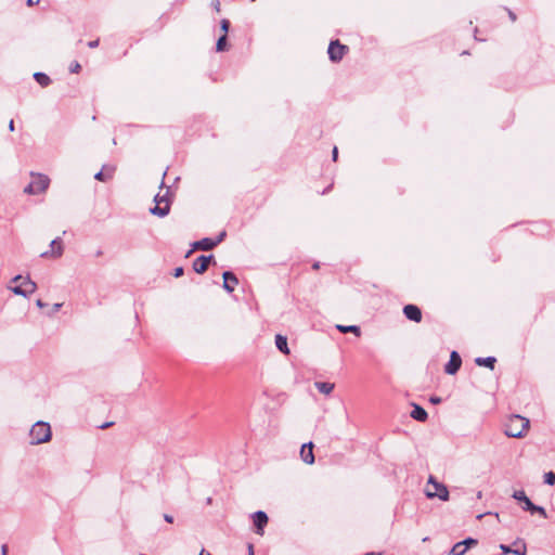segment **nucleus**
I'll return each mask as SVG.
<instances>
[{
    "mask_svg": "<svg viewBox=\"0 0 555 555\" xmlns=\"http://www.w3.org/2000/svg\"><path fill=\"white\" fill-rule=\"evenodd\" d=\"M529 420L514 414L505 423L504 434L511 438H521L529 428Z\"/></svg>",
    "mask_w": 555,
    "mask_h": 555,
    "instance_id": "f257e3e1",
    "label": "nucleus"
},
{
    "mask_svg": "<svg viewBox=\"0 0 555 555\" xmlns=\"http://www.w3.org/2000/svg\"><path fill=\"white\" fill-rule=\"evenodd\" d=\"M154 202L155 206L150 208V212L159 218L166 217L171 207L170 189L167 188L164 194L157 193L154 196Z\"/></svg>",
    "mask_w": 555,
    "mask_h": 555,
    "instance_id": "f03ea898",
    "label": "nucleus"
},
{
    "mask_svg": "<svg viewBox=\"0 0 555 555\" xmlns=\"http://www.w3.org/2000/svg\"><path fill=\"white\" fill-rule=\"evenodd\" d=\"M29 436L31 444L48 442L51 439V427L48 423L39 421L33 425Z\"/></svg>",
    "mask_w": 555,
    "mask_h": 555,
    "instance_id": "7ed1b4c3",
    "label": "nucleus"
},
{
    "mask_svg": "<svg viewBox=\"0 0 555 555\" xmlns=\"http://www.w3.org/2000/svg\"><path fill=\"white\" fill-rule=\"evenodd\" d=\"M512 496L522 504L521 508L524 511L531 514H539L541 517L547 518L545 508L543 506L533 504L524 490L515 491Z\"/></svg>",
    "mask_w": 555,
    "mask_h": 555,
    "instance_id": "20e7f679",
    "label": "nucleus"
},
{
    "mask_svg": "<svg viewBox=\"0 0 555 555\" xmlns=\"http://www.w3.org/2000/svg\"><path fill=\"white\" fill-rule=\"evenodd\" d=\"M31 177H33V179L29 182V184H27L24 188V193L30 194V195L43 193L50 184V179L48 178V176L42 175V173H37V175H31Z\"/></svg>",
    "mask_w": 555,
    "mask_h": 555,
    "instance_id": "39448f33",
    "label": "nucleus"
},
{
    "mask_svg": "<svg viewBox=\"0 0 555 555\" xmlns=\"http://www.w3.org/2000/svg\"><path fill=\"white\" fill-rule=\"evenodd\" d=\"M21 280H22V283L20 285L10 286V289L15 295H20V296L27 298V297H29L30 294H33L36 291L37 285L35 282H33L30 280L29 276L23 279L22 275L14 276L11 282L16 283Z\"/></svg>",
    "mask_w": 555,
    "mask_h": 555,
    "instance_id": "423d86ee",
    "label": "nucleus"
},
{
    "mask_svg": "<svg viewBox=\"0 0 555 555\" xmlns=\"http://www.w3.org/2000/svg\"><path fill=\"white\" fill-rule=\"evenodd\" d=\"M347 51L348 47L341 44L338 40L331 41L327 49L328 57L332 62L341 61Z\"/></svg>",
    "mask_w": 555,
    "mask_h": 555,
    "instance_id": "0eeeda50",
    "label": "nucleus"
},
{
    "mask_svg": "<svg viewBox=\"0 0 555 555\" xmlns=\"http://www.w3.org/2000/svg\"><path fill=\"white\" fill-rule=\"evenodd\" d=\"M428 483L434 486L435 492L427 491L426 492L427 498L433 499V498L437 496L442 501L449 500V491L444 485L436 481V479L433 476L429 477Z\"/></svg>",
    "mask_w": 555,
    "mask_h": 555,
    "instance_id": "6e6552de",
    "label": "nucleus"
},
{
    "mask_svg": "<svg viewBox=\"0 0 555 555\" xmlns=\"http://www.w3.org/2000/svg\"><path fill=\"white\" fill-rule=\"evenodd\" d=\"M211 261H214V255H201L193 261V270L198 274H203L206 272Z\"/></svg>",
    "mask_w": 555,
    "mask_h": 555,
    "instance_id": "1a4fd4ad",
    "label": "nucleus"
},
{
    "mask_svg": "<svg viewBox=\"0 0 555 555\" xmlns=\"http://www.w3.org/2000/svg\"><path fill=\"white\" fill-rule=\"evenodd\" d=\"M462 365V359L457 351H452L449 362L444 365V372L449 375L457 373Z\"/></svg>",
    "mask_w": 555,
    "mask_h": 555,
    "instance_id": "9d476101",
    "label": "nucleus"
},
{
    "mask_svg": "<svg viewBox=\"0 0 555 555\" xmlns=\"http://www.w3.org/2000/svg\"><path fill=\"white\" fill-rule=\"evenodd\" d=\"M251 518L255 526V532L262 534L269 520L268 515L263 511H257L251 515Z\"/></svg>",
    "mask_w": 555,
    "mask_h": 555,
    "instance_id": "9b49d317",
    "label": "nucleus"
},
{
    "mask_svg": "<svg viewBox=\"0 0 555 555\" xmlns=\"http://www.w3.org/2000/svg\"><path fill=\"white\" fill-rule=\"evenodd\" d=\"M51 250L44 251L40 256L43 258H60L63 255V242L61 237L52 240L50 243Z\"/></svg>",
    "mask_w": 555,
    "mask_h": 555,
    "instance_id": "f8f14e48",
    "label": "nucleus"
},
{
    "mask_svg": "<svg viewBox=\"0 0 555 555\" xmlns=\"http://www.w3.org/2000/svg\"><path fill=\"white\" fill-rule=\"evenodd\" d=\"M403 314L410 321H413V322H416V323L422 321V311L415 305H412V304L405 305L403 307Z\"/></svg>",
    "mask_w": 555,
    "mask_h": 555,
    "instance_id": "ddd939ff",
    "label": "nucleus"
},
{
    "mask_svg": "<svg viewBox=\"0 0 555 555\" xmlns=\"http://www.w3.org/2000/svg\"><path fill=\"white\" fill-rule=\"evenodd\" d=\"M223 278V289L228 293H232L235 288V286L238 284V279L232 271H224L222 273Z\"/></svg>",
    "mask_w": 555,
    "mask_h": 555,
    "instance_id": "4468645a",
    "label": "nucleus"
},
{
    "mask_svg": "<svg viewBox=\"0 0 555 555\" xmlns=\"http://www.w3.org/2000/svg\"><path fill=\"white\" fill-rule=\"evenodd\" d=\"M300 457L306 464L314 463L313 443L311 441L301 446Z\"/></svg>",
    "mask_w": 555,
    "mask_h": 555,
    "instance_id": "2eb2a0df",
    "label": "nucleus"
},
{
    "mask_svg": "<svg viewBox=\"0 0 555 555\" xmlns=\"http://www.w3.org/2000/svg\"><path fill=\"white\" fill-rule=\"evenodd\" d=\"M192 249L186 254L189 256L194 249L198 250H211L215 248V243H212V238L204 237L199 241H196L192 244Z\"/></svg>",
    "mask_w": 555,
    "mask_h": 555,
    "instance_id": "dca6fc26",
    "label": "nucleus"
},
{
    "mask_svg": "<svg viewBox=\"0 0 555 555\" xmlns=\"http://www.w3.org/2000/svg\"><path fill=\"white\" fill-rule=\"evenodd\" d=\"M413 410L411 411V417L418 422H425L428 418V414L424 408L421 405L413 403Z\"/></svg>",
    "mask_w": 555,
    "mask_h": 555,
    "instance_id": "f3484780",
    "label": "nucleus"
},
{
    "mask_svg": "<svg viewBox=\"0 0 555 555\" xmlns=\"http://www.w3.org/2000/svg\"><path fill=\"white\" fill-rule=\"evenodd\" d=\"M275 346L279 351H281L283 354H289V348L287 345V337L282 334L275 335Z\"/></svg>",
    "mask_w": 555,
    "mask_h": 555,
    "instance_id": "a211bd4d",
    "label": "nucleus"
},
{
    "mask_svg": "<svg viewBox=\"0 0 555 555\" xmlns=\"http://www.w3.org/2000/svg\"><path fill=\"white\" fill-rule=\"evenodd\" d=\"M475 363L478 366H486V367H489L490 370H493L494 365L496 363V359L494 357H486V358L478 357L475 359Z\"/></svg>",
    "mask_w": 555,
    "mask_h": 555,
    "instance_id": "6ab92c4d",
    "label": "nucleus"
},
{
    "mask_svg": "<svg viewBox=\"0 0 555 555\" xmlns=\"http://www.w3.org/2000/svg\"><path fill=\"white\" fill-rule=\"evenodd\" d=\"M336 328H337L338 332L344 333V334H346V333H353L356 336H360L361 335V328L358 325H341V324H337Z\"/></svg>",
    "mask_w": 555,
    "mask_h": 555,
    "instance_id": "aec40b11",
    "label": "nucleus"
},
{
    "mask_svg": "<svg viewBox=\"0 0 555 555\" xmlns=\"http://www.w3.org/2000/svg\"><path fill=\"white\" fill-rule=\"evenodd\" d=\"M314 386L321 393L324 395H330L334 389V384L328 382H315Z\"/></svg>",
    "mask_w": 555,
    "mask_h": 555,
    "instance_id": "412c9836",
    "label": "nucleus"
},
{
    "mask_svg": "<svg viewBox=\"0 0 555 555\" xmlns=\"http://www.w3.org/2000/svg\"><path fill=\"white\" fill-rule=\"evenodd\" d=\"M34 79L41 86V87H48L51 83L50 77L42 73L37 72L34 74Z\"/></svg>",
    "mask_w": 555,
    "mask_h": 555,
    "instance_id": "4be33fe9",
    "label": "nucleus"
},
{
    "mask_svg": "<svg viewBox=\"0 0 555 555\" xmlns=\"http://www.w3.org/2000/svg\"><path fill=\"white\" fill-rule=\"evenodd\" d=\"M105 168L106 167L104 166L102 170H100L99 172H96L94 175V179L95 180L106 181V180H108V179H111L113 177L114 168H111L108 171H104Z\"/></svg>",
    "mask_w": 555,
    "mask_h": 555,
    "instance_id": "5701e85b",
    "label": "nucleus"
},
{
    "mask_svg": "<svg viewBox=\"0 0 555 555\" xmlns=\"http://www.w3.org/2000/svg\"><path fill=\"white\" fill-rule=\"evenodd\" d=\"M465 553L466 547H464L462 542L460 541L452 546L448 555H464Z\"/></svg>",
    "mask_w": 555,
    "mask_h": 555,
    "instance_id": "b1692460",
    "label": "nucleus"
},
{
    "mask_svg": "<svg viewBox=\"0 0 555 555\" xmlns=\"http://www.w3.org/2000/svg\"><path fill=\"white\" fill-rule=\"evenodd\" d=\"M227 47V35H222L219 37L216 43V50L218 52L224 51Z\"/></svg>",
    "mask_w": 555,
    "mask_h": 555,
    "instance_id": "393cba45",
    "label": "nucleus"
},
{
    "mask_svg": "<svg viewBox=\"0 0 555 555\" xmlns=\"http://www.w3.org/2000/svg\"><path fill=\"white\" fill-rule=\"evenodd\" d=\"M463 546L466 547V551L472 547V546H475L478 544V541L474 538H466L464 539L463 541H461Z\"/></svg>",
    "mask_w": 555,
    "mask_h": 555,
    "instance_id": "a878e982",
    "label": "nucleus"
},
{
    "mask_svg": "<svg viewBox=\"0 0 555 555\" xmlns=\"http://www.w3.org/2000/svg\"><path fill=\"white\" fill-rule=\"evenodd\" d=\"M544 482L550 486L555 485V473H553V472L545 473L544 474Z\"/></svg>",
    "mask_w": 555,
    "mask_h": 555,
    "instance_id": "bb28decb",
    "label": "nucleus"
},
{
    "mask_svg": "<svg viewBox=\"0 0 555 555\" xmlns=\"http://www.w3.org/2000/svg\"><path fill=\"white\" fill-rule=\"evenodd\" d=\"M512 553L515 554V555H526L527 553V546L526 544L522 542L519 546H517L516 548H512Z\"/></svg>",
    "mask_w": 555,
    "mask_h": 555,
    "instance_id": "cd10ccee",
    "label": "nucleus"
},
{
    "mask_svg": "<svg viewBox=\"0 0 555 555\" xmlns=\"http://www.w3.org/2000/svg\"><path fill=\"white\" fill-rule=\"evenodd\" d=\"M220 27H221V30L223 31V35H227L229 31V28H230V22L228 20L223 18L220 22Z\"/></svg>",
    "mask_w": 555,
    "mask_h": 555,
    "instance_id": "c85d7f7f",
    "label": "nucleus"
},
{
    "mask_svg": "<svg viewBox=\"0 0 555 555\" xmlns=\"http://www.w3.org/2000/svg\"><path fill=\"white\" fill-rule=\"evenodd\" d=\"M81 66L78 62H74L70 67H69V70L70 73H79Z\"/></svg>",
    "mask_w": 555,
    "mask_h": 555,
    "instance_id": "c756f323",
    "label": "nucleus"
},
{
    "mask_svg": "<svg viewBox=\"0 0 555 555\" xmlns=\"http://www.w3.org/2000/svg\"><path fill=\"white\" fill-rule=\"evenodd\" d=\"M225 236V232H221L216 238H212V243H215V247L223 241Z\"/></svg>",
    "mask_w": 555,
    "mask_h": 555,
    "instance_id": "7c9ffc66",
    "label": "nucleus"
},
{
    "mask_svg": "<svg viewBox=\"0 0 555 555\" xmlns=\"http://www.w3.org/2000/svg\"><path fill=\"white\" fill-rule=\"evenodd\" d=\"M183 273H184V270H183V268H182V267H178V268H176V269L173 270V276H175V278H180V276H182V275H183Z\"/></svg>",
    "mask_w": 555,
    "mask_h": 555,
    "instance_id": "2f4dec72",
    "label": "nucleus"
},
{
    "mask_svg": "<svg viewBox=\"0 0 555 555\" xmlns=\"http://www.w3.org/2000/svg\"><path fill=\"white\" fill-rule=\"evenodd\" d=\"M100 43V40L99 39H95V40H91L88 42V47L91 48V49H94L99 46Z\"/></svg>",
    "mask_w": 555,
    "mask_h": 555,
    "instance_id": "473e14b6",
    "label": "nucleus"
},
{
    "mask_svg": "<svg viewBox=\"0 0 555 555\" xmlns=\"http://www.w3.org/2000/svg\"><path fill=\"white\" fill-rule=\"evenodd\" d=\"M61 307H62V304H60V302L54 304L52 307V312L50 314L56 313L61 309Z\"/></svg>",
    "mask_w": 555,
    "mask_h": 555,
    "instance_id": "72a5a7b5",
    "label": "nucleus"
},
{
    "mask_svg": "<svg viewBox=\"0 0 555 555\" xmlns=\"http://www.w3.org/2000/svg\"><path fill=\"white\" fill-rule=\"evenodd\" d=\"M501 550L503 551L504 554H509L512 553V547L511 546H507V545H504V544H501Z\"/></svg>",
    "mask_w": 555,
    "mask_h": 555,
    "instance_id": "f704fd0d",
    "label": "nucleus"
},
{
    "mask_svg": "<svg viewBox=\"0 0 555 555\" xmlns=\"http://www.w3.org/2000/svg\"><path fill=\"white\" fill-rule=\"evenodd\" d=\"M338 157V149L336 146H334L333 151H332V158L333 160H336Z\"/></svg>",
    "mask_w": 555,
    "mask_h": 555,
    "instance_id": "c9c22d12",
    "label": "nucleus"
},
{
    "mask_svg": "<svg viewBox=\"0 0 555 555\" xmlns=\"http://www.w3.org/2000/svg\"><path fill=\"white\" fill-rule=\"evenodd\" d=\"M164 519H165V521H167L169 524L173 522V517L169 514H164Z\"/></svg>",
    "mask_w": 555,
    "mask_h": 555,
    "instance_id": "e433bc0d",
    "label": "nucleus"
},
{
    "mask_svg": "<svg viewBox=\"0 0 555 555\" xmlns=\"http://www.w3.org/2000/svg\"><path fill=\"white\" fill-rule=\"evenodd\" d=\"M429 401L434 404H439L441 402V398L439 397H431Z\"/></svg>",
    "mask_w": 555,
    "mask_h": 555,
    "instance_id": "4c0bfd02",
    "label": "nucleus"
},
{
    "mask_svg": "<svg viewBox=\"0 0 555 555\" xmlns=\"http://www.w3.org/2000/svg\"><path fill=\"white\" fill-rule=\"evenodd\" d=\"M507 13H508V16L511 18L512 22H515L516 21V14L511 11L509 9H507Z\"/></svg>",
    "mask_w": 555,
    "mask_h": 555,
    "instance_id": "58836bf2",
    "label": "nucleus"
},
{
    "mask_svg": "<svg viewBox=\"0 0 555 555\" xmlns=\"http://www.w3.org/2000/svg\"><path fill=\"white\" fill-rule=\"evenodd\" d=\"M212 4H214L215 10L217 12H220V2H219V0H215Z\"/></svg>",
    "mask_w": 555,
    "mask_h": 555,
    "instance_id": "ea45409f",
    "label": "nucleus"
},
{
    "mask_svg": "<svg viewBox=\"0 0 555 555\" xmlns=\"http://www.w3.org/2000/svg\"><path fill=\"white\" fill-rule=\"evenodd\" d=\"M36 305H37V307H38V308H44V307L47 306V304H46V302H43L41 299H38V300L36 301Z\"/></svg>",
    "mask_w": 555,
    "mask_h": 555,
    "instance_id": "a19ab883",
    "label": "nucleus"
},
{
    "mask_svg": "<svg viewBox=\"0 0 555 555\" xmlns=\"http://www.w3.org/2000/svg\"><path fill=\"white\" fill-rule=\"evenodd\" d=\"M14 129H15L14 120H13V119H11V120H10V122H9V130H10V131H14Z\"/></svg>",
    "mask_w": 555,
    "mask_h": 555,
    "instance_id": "79ce46f5",
    "label": "nucleus"
},
{
    "mask_svg": "<svg viewBox=\"0 0 555 555\" xmlns=\"http://www.w3.org/2000/svg\"><path fill=\"white\" fill-rule=\"evenodd\" d=\"M1 553H2V555H8V546L7 545H2Z\"/></svg>",
    "mask_w": 555,
    "mask_h": 555,
    "instance_id": "37998d69",
    "label": "nucleus"
},
{
    "mask_svg": "<svg viewBox=\"0 0 555 555\" xmlns=\"http://www.w3.org/2000/svg\"><path fill=\"white\" fill-rule=\"evenodd\" d=\"M248 555H254V547L251 544L248 545Z\"/></svg>",
    "mask_w": 555,
    "mask_h": 555,
    "instance_id": "c03bdc74",
    "label": "nucleus"
},
{
    "mask_svg": "<svg viewBox=\"0 0 555 555\" xmlns=\"http://www.w3.org/2000/svg\"><path fill=\"white\" fill-rule=\"evenodd\" d=\"M111 425H112V423H105V424L101 425L100 428H107Z\"/></svg>",
    "mask_w": 555,
    "mask_h": 555,
    "instance_id": "a18cd8bd",
    "label": "nucleus"
},
{
    "mask_svg": "<svg viewBox=\"0 0 555 555\" xmlns=\"http://www.w3.org/2000/svg\"><path fill=\"white\" fill-rule=\"evenodd\" d=\"M26 3H27V5H28V7L34 5V1H33V0H27V2H26Z\"/></svg>",
    "mask_w": 555,
    "mask_h": 555,
    "instance_id": "49530a36",
    "label": "nucleus"
},
{
    "mask_svg": "<svg viewBox=\"0 0 555 555\" xmlns=\"http://www.w3.org/2000/svg\"><path fill=\"white\" fill-rule=\"evenodd\" d=\"M319 267H320L319 262H315V263L312 266V268H313L314 270L319 269Z\"/></svg>",
    "mask_w": 555,
    "mask_h": 555,
    "instance_id": "de8ad7c7",
    "label": "nucleus"
},
{
    "mask_svg": "<svg viewBox=\"0 0 555 555\" xmlns=\"http://www.w3.org/2000/svg\"><path fill=\"white\" fill-rule=\"evenodd\" d=\"M199 555H211L210 553H205L204 550H202V552L199 553Z\"/></svg>",
    "mask_w": 555,
    "mask_h": 555,
    "instance_id": "09e8293b",
    "label": "nucleus"
},
{
    "mask_svg": "<svg viewBox=\"0 0 555 555\" xmlns=\"http://www.w3.org/2000/svg\"><path fill=\"white\" fill-rule=\"evenodd\" d=\"M481 495H482V492H481V491H478V493H477V498H478V499H480V498H481Z\"/></svg>",
    "mask_w": 555,
    "mask_h": 555,
    "instance_id": "8fccbe9b",
    "label": "nucleus"
},
{
    "mask_svg": "<svg viewBox=\"0 0 555 555\" xmlns=\"http://www.w3.org/2000/svg\"><path fill=\"white\" fill-rule=\"evenodd\" d=\"M101 255H102V250H98L96 256H101Z\"/></svg>",
    "mask_w": 555,
    "mask_h": 555,
    "instance_id": "3c124183",
    "label": "nucleus"
},
{
    "mask_svg": "<svg viewBox=\"0 0 555 555\" xmlns=\"http://www.w3.org/2000/svg\"><path fill=\"white\" fill-rule=\"evenodd\" d=\"M211 503V498H208L207 499V504H210Z\"/></svg>",
    "mask_w": 555,
    "mask_h": 555,
    "instance_id": "603ef678",
    "label": "nucleus"
},
{
    "mask_svg": "<svg viewBox=\"0 0 555 555\" xmlns=\"http://www.w3.org/2000/svg\"><path fill=\"white\" fill-rule=\"evenodd\" d=\"M365 555H378V554L371 552V553H366Z\"/></svg>",
    "mask_w": 555,
    "mask_h": 555,
    "instance_id": "864d4df0",
    "label": "nucleus"
},
{
    "mask_svg": "<svg viewBox=\"0 0 555 555\" xmlns=\"http://www.w3.org/2000/svg\"><path fill=\"white\" fill-rule=\"evenodd\" d=\"M164 185H165V184H164V181H162V182H160V189H163V188H164Z\"/></svg>",
    "mask_w": 555,
    "mask_h": 555,
    "instance_id": "5fc2aeb1",
    "label": "nucleus"
}]
</instances>
